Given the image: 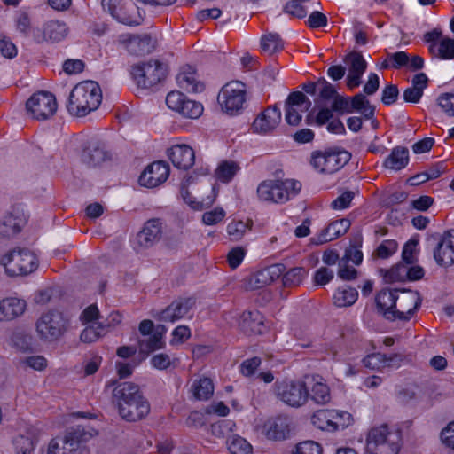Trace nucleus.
<instances>
[{"label":"nucleus","instance_id":"nucleus-1","mask_svg":"<svg viewBox=\"0 0 454 454\" xmlns=\"http://www.w3.org/2000/svg\"><path fill=\"white\" fill-rule=\"evenodd\" d=\"M102 100L101 89L94 81H84L71 90L67 106L68 112L75 116H84L96 110Z\"/></svg>","mask_w":454,"mask_h":454},{"label":"nucleus","instance_id":"nucleus-2","mask_svg":"<svg viewBox=\"0 0 454 454\" xmlns=\"http://www.w3.org/2000/svg\"><path fill=\"white\" fill-rule=\"evenodd\" d=\"M401 442L399 430H393L388 425L382 424L368 431L365 450L367 454H398Z\"/></svg>","mask_w":454,"mask_h":454},{"label":"nucleus","instance_id":"nucleus-3","mask_svg":"<svg viewBox=\"0 0 454 454\" xmlns=\"http://www.w3.org/2000/svg\"><path fill=\"white\" fill-rule=\"evenodd\" d=\"M301 183L295 179L265 180L257 187L260 200L270 203L284 204L299 194Z\"/></svg>","mask_w":454,"mask_h":454},{"label":"nucleus","instance_id":"nucleus-4","mask_svg":"<svg viewBox=\"0 0 454 454\" xmlns=\"http://www.w3.org/2000/svg\"><path fill=\"white\" fill-rule=\"evenodd\" d=\"M351 159V153L340 147L333 146L313 151L309 163L321 174L332 175L341 169Z\"/></svg>","mask_w":454,"mask_h":454},{"label":"nucleus","instance_id":"nucleus-5","mask_svg":"<svg viewBox=\"0 0 454 454\" xmlns=\"http://www.w3.org/2000/svg\"><path fill=\"white\" fill-rule=\"evenodd\" d=\"M69 319L57 309L43 312L35 323L39 339L44 342L59 340L69 328Z\"/></svg>","mask_w":454,"mask_h":454},{"label":"nucleus","instance_id":"nucleus-6","mask_svg":"<svg viewBox=\"0 0 454 454\" xmlns=\"http://www.w3.org/2000/svg\"><path fill=\"white\" fill-rule=\"evenodd\" d=\"M273 391L278 400L293 408L303 406L309 398V390L301 380H277Z\"/></svg>","mask_w":454,"mask_h":454},{"label":"nucleus","instance_id":"nucleus-7","mask_svg":"<svg viewBox=\"0 0 454 454\" xmlns=\"http://www.w3.org/2000/svg\"><path fill=\"white\" fill-rule=\"evenodd\" d=\"M11 277L25 276L35 271L38 265L35 255L28 249H13L0 261Z\"/></svg>","mask_w":454,"mask_h":454},{"label":"nucleus","instance_id":"nucleus-8","mask_svg":"<svg viewBox=\"0 0 454 454\" xmlns=\"http://www.w3.org/2000/svg\"><path fill=\"white\" fill-rule=\"evenodd\" d=\"M218 103L222 110L229 115L242 113L247 103V87L239 81L227 82L220 90Z\"/></svg>","mask_w":454,"mask_h":454},{"label":"nucleus","instance_id":"nucleus-9","mask_svg":"<svg viewBox=\"0 0 454 454\" xmlns=\"http://www.w3.org/2000/svg\"><path fill=\"white\" fill-rule=\"evenodd\" d=\"M131 74L139 87L151 88L166 78L167 67L157 59H150L133 66Z\"/></svg>","mask_w":454,"mask_h":454},{"label":"nucleus","instance_id":"nucleus-10","mask_svg":"<svg viewBox=\"0 0 454 454\" xmlns=\"http://www.w3.org/2000/svg\"><path fill=\"white\" fill-rule=\"evenodd\" d=\"M90 436L83 428H71L62 437L53 438L48 445L47 454H81V443Z\"/></svg>","mask_w":454,"mask_h":454},{"label":"nucleus","instance_id":"nucleus-11","mask_svg":"<svg viewBox=\"0 0 454 454\" xmlns=\"http://www.w3.org/2000/svg\"><path fill=\"white\" fill-rule=\"evenodd\" d=\"M102 6L124 25L137 26L142 21L138 8L133 0H102Z\"/></svg>","mask_w":454,"mask_h":454},{"label":"nucleus","instance_id":"nucleus-12","mask_svg":"<svg viewBox=\"0 0 454 454\" xmlns=\"http://www.w3.org/2000/svg\"><path fill=\"white\" fill-rule=\"evenodd\" d=\"M58 104L54 95L48 91L33 94L26 103V108L31 117L37 121L48 120L54 115Z\"/></svg>","mask_w":454,"mask_h":454},{"label":"nucleus","instance_id":"nucleus-13","mask_svg":"<svg viewBox=\"0 0 454 454\" xmlns=\"http://www.w3.org/2000/svg\"><path fill=\"white\" fill-rule=\"evenodd\" d=\"M427 241L430 246L435 245L434 257L439 265L447 267L454 264V230L443 235L431 234Z\"/></svg>","mask_w":454,"mask_h":454},{"label":"nucleus","instance_id":"nucleus-14","mask_svg":"<svg viewBox=\"0 0 454 454\" xmlns=\"http://www.w3.org/2000/svg\"><path fill=\"white\" fill-rule=\"evenodd\" d=\"M281 119L282 114L280 109L277 106H270L256 116L251 129L254 133L269 135L277 129Z\"/></svg>","mask_w":454,"mask_h":454},{"label":"nucleus","instance_id":"nucleus-15","mask_svg":"<svg viewBox=\"0 0 454 454\" xmlns=\"http://www.w3.org/2000/svg\"><path fill=\"white\" fill-rule=\"evenodd\" d=\"M316 419L322 422L318 425V427L329 431L345 429L353 421L352 415L349 412L338 410L318 411L313 416V419Z\"/></svg>","mask_w":454,"mask_h":454},{"label":"nucleus","instance_id":"nucleus-16","mask_svg":"<svg viewBox=\"0 0 454 454\" xmlns=\"http://www.w3.org/2000/svg\"><path fill=\"white\" fill-rule=\"evenodd\" d=\"M195 304L196 299L194 297H180L157 313L154 317L159 321L174 323L184 317Z\"/></svg>","mask_w":454,"mask_h":454},{"label":"nucleus","instance_id":"nucleus-17","mask_svg":"<svg viewBox=\"0 0 454 454\" xmlns=\"http://www.w3.org/2000/svg\"><path fill=\"white\" fill-rule=\"evenodd\" d=\"M283 264H273L249 275L245 279V288L254 291L262 288L278 279L284 270Z\"/></svg>","mask_w":454,"mask_h":454},{"label":"nucleus","instance_id":"nucleus-18","mask_svg":"<svg viewBox=\"0 0 454 454\" xmlns=\"http://www.w3.org/2000/svg\"><path fill=\"white\" fill-rule=\"evenodd\" d=\"M422 299L419 292L407 291L397 300L395 321H409L421 306Z\"/></svg>","mask_w":454,"mask_h":454},{"label":"nucleus","instance_id":"nucleus-19","mask_svg":"<svg viewBox=\"0 0 454 454\" xmlns=\"http://www.w3.org/2000/svg\"><path fill=\"white\" fill-rule=\"evenodd\" d=\"M169 176V166L164 161H154L148 165L139 176L142 186L154 188L163 184Z\"/></svg>","mask_w":454,"mask_h":454},{"label":"nucleus","instance_id":"nucleus-20","mask_svg":"<svg viewBox=\"0 0 454 454\" xmlns=\"http://www.w3.org/2000/svg\"><path fill=\"white\" fill-rule=\"evenodd\" d=\"M163 233V223L160 218L146 221L143 229L137 234L136 241L141 248H149L158 243Z\"/></svg>","mask_w":454,"mask_h":454},{"label":"nucleus","instance_id":"nucleus-21","mask_svg":"<svg viewBox=\"0 0 454 454\" xmlns=\"http://www.w3.org/2000/svg\"><path fill=\"white\" fill-rule=\"evenodd\" d=\"M150 403L142 394L117 411L125 421L137 422L144 419L150 413Z\"/></svg>","mask_w":454,"mask_h":454},{"label":"nucleus","instance_id":"nucleus-22","mask_svg":"<svg viewBox=\"0 0 454 454\" xmlns=\"http://www.w3.org/2000/svg\"><path fill=\"white\" fill-rule=\"evenodd\" d=\"M69 32L68 27L63 21L51 20L46 21L35 34V41L38 43L43 42L58 43L67 37Z\"/></svg>","mask_w":454,"mask_h":454},{"label":"nucleus","instance_id":"nucleus-23","mask_svg":"<svg viewBox=\"0 0 454 454\" xmlns=\"http://www.w3.org/2000/svg\"><path fill=\"white\" fill-rule=\"evenodd\" d=\"M82 160L89 167H96L105 161L111 160L112 153L105 143L99 140H92L83 149Z\"/></svg>","mask_w":454,"mask_h":454},{"label":"nucleus","instance_id":"nucleus-24","mask_svg":"<svg viewBox=\"0 0 454 454\" xmlns=\"http://www.w3.org/2000/svg\"><path fill=\"white\" fill-rule=\"evenodd\" d=\"M142 394L138 385L129 381L120 382L113 389L112 403L118 411Z\"/></svg>","mask_w":454,"mask_h":454},{"label":"nucleus","instance_id":"nucleus-25","mask_svg":"<svg viewBox=\"0 0 454 454\" xmlns=\"http://www.w3.org/2000/svg\"><path fill=\"white\" fill-rule=\"evenodd\" d=\"M27 219L23 212L13 207L12 211L6 214L0 222V237L10 238L19 233Z\"/></svg>","mask_w":454,"mask_h":454},{"label":"nucleus","instance_id":"nucleus-26","mask_svg":"<svg viewBox=\"0 0 454 454\" xmlns=\"http://www.w3.org/2000/svg\"><path fill=\"white\" fill-rule=\"evenodd\" d=\"M168 158L175 167L186 170L193 166L195 153L187 145H176L168 150Z\"/></svg>","mask_w":454,"mask_h":454},{"label":"nucleus","instance_id":"nucleus-27","mask_svg":"<svg viewBox=\"0 0 454 454\" xmlns=\"http://www.w3.org/2000/svg\"><path fill=\"white\" fill-rule=\"evenodd\" d=\"M398 296L396 291L385 288L380 290L375 298L379 312L390 321H395V310L397 307Z\"/></svg>","mask_w":454,"mask_h":454},{"label":"nucleus","instance_id":"nucleus-28","mask_svg":"<svg viewBox=\"0 0 454 454\" xmlns=\"http://www.w3.org/2000/svg\"><path fill=\"white\" fill-rule=\"evenodd\" d=\"M263 430L269 439L284 440L289 434L288 418L283 415L270 418L264 423Z\"/></svg>","mask_w":454,"mask_h":454},{"label":"nucleus","instance_id":"nucleus-29","mask_svg":"<svg viewBox=\"0 0 454 454\" xmlns=\"http://www.w3.org/2000/svg\"><path fill=\"white\" fill-rule=\"evenodd\" d=\"M27 303L17 297H7L0 301V321L12 320L21 316L26 309Z\"/></svg>","mask_w":454,"mask_h":454},{"label":"nucleus","instance_id":"nucleus-30","mask_svg":"<svg viewBox=\"0 0 454 454\" xmlns=\"http://www.w3.org/2000/svg\"><path fill=\"white\" fill-rule=\"evenodd\" d=\"M350 227L347 219H340L331 223L324 229L314 241L316 244H324L344 235Z\"/></svg>","mask_w":454,"mask_h":454},{"label":"nucleus","instance_id":"nucleus-31","mask_svg":"<svg viewBox=\"0 0 454 454\" xmlns=\"http://www.w3.org/2000/svg\"><path fill=\"white\" fill-rule=\"evenodd\" d=\"M239 326L247 334H262L264 328L263 317L258 310L244 311Z\"/></svg>","mask_w":454,"mask_h":454},{"label":"nucleus","instance_id":"nucleus-32","mask_svg":"<svg viewBox=\"0 0 454 454\" xmlns=\"http://www.w3.org/2000/svg\"><path fill=\"white\" fill-rule=\"evenodd\" d=\"M166 331L164 325H158L149 338L138 341L139 352L146 356L154 350L163 348L165 347L163 335Z\"/></svg>","mask_w":454,"mask_h":454},{"label":"nucleus","instance_id":"nucleus-33","mask_svg":"<svg viewBox=\"0 0 454 454\" xmlns=\"http://www.w3.org/2000/svg\"><path fill=\"white\" fill-rule=\"evenodd\" d=\"M176 82L180 88L187 91L198 92L204 89V85L198 81L197 74L191 66L183 67L176 75Z\"/></svg>","mask_w":454,"mask_h":454},{"label":"nucleus","instance_id":"nucleus-34","mask_svg":"<svg viewBox=\"0 0 454 454\" xmlns=\"http://www.w3.org/2000/svg\"><path fill=\"white\" fill-rule=\"evenodd\" d=\"M412 86L403 91V99L408 103H418L428 85V78L424 73L417 74L411 80Z\"/></svg>","mask_w":454,"mask_h":454},{"label":"nucleus","instance_id":"nucleus-35","mask_svg":"<svg viewBox=\"0 0 454 454\" xmlns=\"http://www.w3.org/2000/svg\"><path fill=\"white\" fill-rule=\"evenodd\" d=\"M187 181L183 182L180 186V194L184 201L188 204L192 209L202 210L205 207H209L215 201L216 194L215 193V187H213V196H207V199L198 200L193 197L187 187Z\"/></svg>","mask_w":454,"mask_h":454},{"label":"nucleus","instance_id":"nucleus-36","mask_svg":"<svg viewBox=\"0 0 454 454\" xmlns=\"http://www.w3.org/2000/svg\"><path fill=\"white\" fill-rule=\"evenodd\" d=\"M409 162V151L406 147L396 146L390 155L385 160L384 166L387 168L400 170Z\"/></svg>","mask_w":454,"mask_h":454},{"label":"nucleus","instance_id":"nucleus-37","mask_svg":"<svg viewBox=\"0 0 454 454\" xmlns=\"http://www.w3.org/2000/svg\"><path fill=\"white\" fill-rule=\"evenodd\" d=\"M129 42L131 51L138 55H145L152 52L156 43L155 39L149 35H130Z\"/></svg>","mask_w":454,"mask_h":454},{"label":"nucleus","instance_id":"nucleus-38","mask_svg":"<svg viewBox=\"0 0 454 454\" xmlns=\"http://www.w3.org/2000/svg\"><path fill=\"white\" fill-rule=\"evenodd\" d=\"M358 298V292L356 288L345 286L338 288L333 297V304L339 308L353 305Z\"/></svg>","mask_w":454,"mask_h":454},{"label":"nucleus","instance_id":"nucleus-39","mask_svg":"<svg viewBox=\"0 0 454 454\" xmlns=\"http://www.w3.org/2000/svg\"><path fill=\"white\" fill-rule=\"evenodd\" d=\"M429 51L442 59H451L454 58V39L443 37L439 43H431Z\"/></svg>","mask_w":454,"mask_h":454},{"label":"nucleus","instance_id":"nucleus-40","mask_svg":"<svg viewBox=\"0 0 454 454\" xmlns=\"http://www.w3.org/2000/svg\"><path fill=\"white\" fill-rule=\"evenodd\" d=\"M350 113L353 111L361 112L366 120L374 116L375 107L370 104L363 93H358L349 98Z\"/></svg>","mask_w":454,"mask_h":454},{"label":"nucleus","instance_id":"nucleus-41","mask_svg":"<svg viewBox=\"0 0 454 454\" xmlns=\"http://www.w3.org/2000/svg\"><path fill=\"white\" fill-rule=\"evenodd\" d=\"M254 223L251 219H247L246 222L241 220H232L227 225V233L231 241H239L245 235L247 230H251Z\"/></svg>","mask_w":454,"mask_h":454},{"label":"nucleus","instance_id":"nucleus-42","mask_svg":"<svg viewBox=\"0 0 454 454\" xmlns=\"http://www.w3.org/2000/svg\"><path fill=\"white\" fill-rule=\"evenodd\" d=\"M192 390L196 399L207 400L214 393V385L209 378H203L193 381Z\"/></svg>","mask_w":454,"mask_h":454},{"label":"nucleus","instance_id":"nucleus-43","mask_svg":"<svg viewBox=\"0 0 454 454\" xmlns=\"http://www.w3.org/2000/svg\"><path fill=\"white\" fill-rule=\"evenodd\" d=\"M348 65V73L363 75L367 68V62L359 51H352L348 53L344 59Z\"/></svg>","mask_w":454,"mask_h":454},{"label":"nucleus","instance_id":"nucleus-44","mask_svg":"<svg viewBox=\"0 0 454 454\" xmlns=\"http://www.w3.org/2000/svg\"><path fill=\"white\" fill-rule=\"evenodd\" d=\"M239 170V165L234 161H222L215 171V176L222 183H229Z\"/></svg>","mask_w":454,"mask_h":454},{"label":"nucleus","instance_id":"nucleus-45","mask_svg":"<svg viewBox=\"0 0 454 454\" xmlns=\"http://www.w3.org/2000/svg\"><path fill=\"white\" fill-rule=\"evenodd\" d=\"M309 398L317 404L329 403L331 400L329 387L325 382H315L309 391Z\"/></svg>","mask_w":454,"mask_h":454},{"label":"nucleus","instance_id":"nucleus-46","mask_svg":"<svg viewBox=\"0 0 454 454\" xmlns=\"http://www.w3.org/2000/svg\"><path fill=\"white\" fill-rule=\"evenodd\" d=\"M362 238L356 239L345 251L344 256L340 261H346L347 263L352 262L356 265H359L363 261V253L361 251Z\"/></svg>","mask_w":454,"mask_h":454},{"label":"nucleus","instance_id":"nucleus-47","mask_svg":"<svg viewBox=\"0 0 454 454\" xmlns=\"http://www.w3.org/2000/svg\"><path fill=\"white\" fill-rule=\"evenodd\" d=\"M307 275V270L302 267H295L283 275L282 281L286 287L300 286Z\"/></svg>","mask_w":454,"mask_h":454},{"label":"nucleus","instance_id":"nucleus-48","mask_svg":"<svg viewBox=\"0 0 454 454\" xmlns=\"http://www.w3.org/2000/svg\"><path fill=\"white\" fill-rule=\"evenodd\" d=\"M261 48L263 52L271 55L283 49V43L278 35L269 33L262 37Z\"/></svg>","mask_w":454,"mask_h":454},{"label":"nucleus","instance_id":"nucleus-49","mask_svg":"<svg viewBox=\"0 0 454 454\" xmlns=\"http://www.w3.org/2000/svg\"><path fill=\"white\" fill-rule=\"evenodd\" d=\"M300 108L301 112H306L311 106L310 100L301 91H294L287 97L285 106Z\"/></svg>","mask_w":454,"mask_h":454},{"label":"nucleus","instance_id":"nucleus-50","mask_svg":"<svg viewBox=\"0 0 454 454\" xmlns=\"http://www.w3.org/2000/svg\"><path fill=\"white\" fill-rule=\"evenodd\" d=\"M180 111L178 112L181 115L186 118L197 119L203 112V106L200 103L189 99L188 98L184 102Z\"/></svg>","mask_w":454,"mask_h":454},{"label":"nucleus","instance_id":"nucleus-51","mask_svg":"<svg viewBox=\"0 0 454 454\" xmlns=\"http://www.w3.org/2000/svg\"><path fill=\"white\" fill-rule=\"evenodd\" d=\"M13 444L17 454H32L35 450V442L30 436L19 435Z\"/></svg>","mask_w":454,"mask_h":454},{"label":"nucleus","instance_id":"nucleus-52","mask_svg":"<svg viewBox=\"0 0 454 454\" xmlns=\"http://www.w3.org/2000/svg\"><path fill=\"white\" fill-rule=\"evenodd\" d=\"M397 247L398 244L395 240L387 239L381 242L374 251L373 255L381 259H387L396 252Z\"/></svg>","mask_w":454,"mask_h":454},{"label":"nucleus","instance_id":"nucleus-53","mask_svg":"<svg viewBox=\"0 0 454 454\" xmlns=\"http://www.w3.org/2000/svg\"><path fill=\"white\" fill-rule=\"evenodd\" d=\"M105 333V327L98 325L97 327L94 325L87 326L81 333L80 340L85 343H91L96 340Z\"/></svg>","mask_w":454,"mask_h":454},{"label":"nucleus","instance_id":"nucleus-54","mask_svg":"<svg viewBox=\"0 0 454 454\" xmlns=\"http://www.w3.org/2000/svg\"><path fill=\"white\" fill-rule=\"evenodd\" d=\"M322 446L313 441H306L296 445L293 454H322Z\"/></svg>","mask_w":454,"mask_h":454},{"label":"nucleus","instance_id":"nucleus-55","mask_svg":"<svg viewBox=\"0 0 454 454\" xmlns=\"http://www.w3.org/2000/svg\"><path fill=\"white\" fill-rule=\"evenodd\" d=\"M229 450L232 454H251L252 446L244 438L237 437L231 442Z\"/></svg>","mask_w":454,"mask_h":454},{"label":"nucleus","instance_id":"nucleus-56","mask_svg":"<svg viewBox=\"0 0 454 454\" xmlns=\"http://www.w3.org/2000/svg\"><path fill=\"white\" fill-rule=\"evenodd\" d=\"M437 102L448 116L454 117V90L441 94L437 98Z\"/></svg>","mask_w":454,"mask_h":454},{"label":"nucleus","instance_id":"nucleus-57","mask_svg":"<svg viewBox=\"0 0 454 454\" xmlns=\"http://www.w3.org/2000/svg\"><path fill=\"white\" fill-rule=\"evenodd\" d=\"M186 98L187 97L180 91H170L166 97V104L168 108L178 113Z\"/></svg>","mask_w":454,"mask_h":454},{"label":"nucleus","instance_id":"nucleus-58","mask_svg":"<svg viewBox=\"0 0 454 454\" xmlns=\"http://www.w3.org/2000/svg\"><path fill=\"white\" fill-rule=\"evenodd\" d=\"M302 0H291L288 2L284 10L292 17L302 19L307 15V10L301 4Z\"/></svg>","mask_w":454,"mask_h":454},{"label":"nucleus","instance_id":"nucleus-59","mask_svg":"<svg viewBox=\"0 0 454 454\" xmlns=\"http://www.w3.org/2000/svg\"><path fill=\"white\" fill-rule=\"evenodd\" d=\"M246 255V249L242 247H233L227 254V262L231 269L239 267Z\"/></svg>","mask_w":454,"mask_h":454},{"label":"nucleus","instance_id":"nucleus-60","mask_svg":"<svg viewBox=\"0 0 454 454\" xmlns=\"http://www.w3.org/2000/svg\"><path fill=\"white\" fill-rule=\"evenodd\" d=\"M338 277L345 281L354 280L358 276V271L354 267L349 266L346 261L339 262Z\"/></svg>","mask_w":454,"mask_h":454},{"label":"nucleus","instance_id":"nucleus-61","mask_svg":"<svg viewBox=\"0 0 454 454\" xmlns=\"http://www.w3.org/2000/svg\"><path fill=\"white\" fill-rule=\"evenodd\" d=\"M225 216L223 208H215L214 210L205 212L202 215V221L207 225H214L221 222Z\"/></svg>","mask_w":454,"mask_h":454},{"label":"nucleus","instance_id":"nucleus-62","mask_svg":"<svg viewBox=\"0 0 454 454\" xmlns=\"http://www.w3.org/2000/svg\"><path fill=\"white\" fill-rule=\"evenodd\" d=\"M328 20L326 15L318 11H314L309 16L307 24L310 28L324 27L327 25Z\"/></svg>","mask_w":454,"mask_h":454},{"label":"nucleus","instance_id":"nucleus-63","mask_svg":"<svg viewBox=\"0 0 454 454\" xmlns=\"http://www.w3.org/2000/svg\"><path fill=\"white\" fill-rule=\"evenodd\" d=\"M399 90L397 86L388 84L383 89L381 101L384 105L390 106L397 100Z\"/></svg>","mask_w":454,"mask_h":454},{"label":"nucleus","instance_id":"nucleus-64","mask_svg":"<svg viewBox=\"0 0 454 454\" xmlns=\"http://www.w3.org/2000/svg\"><path fill=\"white\" fill-rule=\"evenodd\" d=\"M0 52L4 58L12 59L17 55V48L9 38L3 36L0 39Z\"/></svg>","mask_w":454,"mask_h":454}]
</instances>
